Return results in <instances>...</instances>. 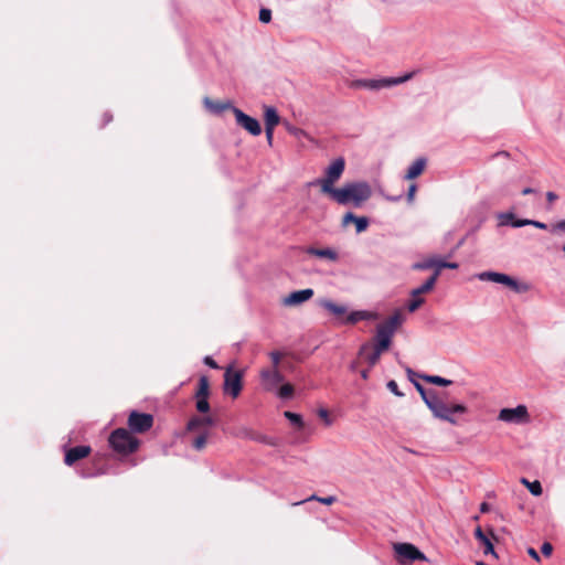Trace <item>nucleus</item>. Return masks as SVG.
<instances>
[{
    "mask_svg": "<svg viewBox=\"0 0 565 565\" xmlns=\"http://www.w3.org/2000/svg\"><path fill=\"white\" fill-rule=\"evenodd\" d=\"M318 415L320 418H322L324 420L326 425L331 424V419L329 417V412L327 409H324V408L319 409Z\"/></svg>",
    "mask_w": 565,
    "mask_h": 565,
    "instance_id": "nucleus-46",
    "label": "nucleus"
},
{
    "mask_svg": "<svg viewBox=\"0 0 565 565\" xmlns=\"http://www.w3.org/2000/svg\"><path fill=\"white\" fill-rule=\"evenodd\" d=\"M282 125L285 126L286 130H287L290 135H292V136H295V137L306 136V131H305V130H302V129H300V128H298V127L292 126V125H291L290 122H288V121H284V122H282Z\"/></svg>",
    "mask_w": 565,
    "mask_h": 565,
    "instance_id": "nucleus-39",
    "label": "nucleus"
},
{
    "mask_svg": "<svg viewBox=\"0 0 565 565\" xmlns=\"http://www.w3.org/2000/svg\"><path fill=\"white\" fill-rule=\"evenodd\" d=\"M284 415L292 425L297 426L299 429L303 427V422L299 414L286 411Z\"/></svg>",
    "mask_w": 565,
    "mask_h": 565,
    "instance_id": "nucleus-35",
    "label": "nucleus"
},
{
    "mask_svg": "<svg viewBox=\"0 0 565 565\" xmlns=\"http://www.w3.org/2000/svg\"><path fill=\"white\" fill-rule=\"evenodd\" d=\"M359 356L364 359L370 367L376 365L381 358L374 350H367L366 353H362V347L359 350Z\"/></svg>",
    "mask_w": 565,
    "mask_h": 565,
    "instance_id": "nucleus-31",
    "label": "nucleus"
},
{
    "mask_svg": "<svg viewBox=\"0 0 565 565\" xmlns=\"http://www.w3.org/2000/svg\"><path fill=\"white\" fill-rule=\"evenodd\" d=\"M195 407L199 413L206 414L209 413L211 406L209 403V398H195Z\"/></svg>",
    "mask_w": 565,
    "mask_h": 565,
    "instance_id": "nucleus-37",
    "label": "nucleus"
},
{
    "mask_svg": "<svg viewBox=\"0 0 565 565\" xmlns=\"http://www.w3.org/2000/svg\"><path fill=\"white\" fill-rule=\"evenodd\" d=\"M350 223H354V225L356 226V232L361 233L367 228L369 220L364 216H362V217L355 216L353 213L349 212V213L344 214V216L342 218V224L344 226H347Z\"/></svg>",
    "mask_w": 565,
    "mask_h": 565,
    "instance_id": "nucleus-20",
    "label": "nucleus"
},
{
    "mask_svg": "<svg viewBox=\"0 0 565 565\" xmlns=\"http://www.w3.org/2000/svg\"><path fill=\"white\" fill-rule=\"evenodd\" d=\"M546 199L548 201V203H553L554 201H556L558 199L557 194L550 191L546 193Z\"/></svg>",
    "mask_w": 565,
    "mask_h": 565,
    "instance_id": "nucleus-54",
    "label": "nucleus"
},
{
    "mask_svg": "<svg viewBox=\"0 0 565 565\" xmlns=\"http://www.w3.org/2000/svg\"><path fill=\"white\" fill-rule=\"evenodd\" d=\"M530 225L536 227V228H541V230H546L547 228V225L543 222H540V221H534V220H531L530 221Z\"/></svg>",
    "mask_w": 565,
    "mask_h": 565,
    "instance_id": "nucleus-52",
    "label": "nucleus"
},
{
    "mask_svg": "<svg viewBox=\"0 0 565 565\" xmlns=\"http://www.w3.org/2000/svg\"><path fill=\"white\" fill-rule=\"evenodd\" d=\"M371 194V188L366 182H352L335 189L330 198L342 205L352 203L354 206H360L370 199Z\"/></svg>",
    "mask_w": 565,
    "mask_h": 565,
    "instance_id": "nucleus-1",
    "label": "nucleus"
},
{
    "mask_svg": "<svg viewBox=\"0 0 565 565\" xmlns=\"http://www.w3.org/2000/svg\"><path fill=\"white\" fill-rule=\"evenodd\" d=\"M414 74H415V72H411L401 77L359 81L354 85L359 86V87L370 88V89H379L381 87H388V86H394V85L405 83V82L409 81L411 78H413Z\"/></svg>",
    "mask_w": 565,
    "mask_h": 565,
    "instance_id": "nucleus-10",
    "label": "nucleus"
},
{
    "mask_svg": "<svg viewBox=\"0 0 565 565\" xmlns=\"http://www.w3.org/2000/svg\"><path fill=\"white\" fill-rule=\"evenodd\" d=\"M369 372H370V370L361 371V376H362L363 380H367L369 379Z\"/></svg>",
    "mask_w": 565,
    "mask_h": 565,
    "instance_id": "nucleus-57",
    "label": "nucleus"
},
{
    "mask_svg": "<svg viewBox=\"0 0 565 565\" xmlns=\"http://www.w3.org/2000/svg\"><path fill=\"white\" fill-rule=\"evenodd\" d=\"M437 282V275H431L422 286L412 290L411 296L417 297L430 292Z\"/></svg>",
    "mask_w": 565,
    "mask_h": 565,
    "instance_id": "nucleus-27",
    "label": "nucleus"
},
{
    "mask_svg": "<svg viewBox=\"0 0 565 565\" xmlns=\"http://www.w3.org/2000/svg\"><path fill=\"white\" fill-rule=\"evenodd\" d=\"M541 552L544 556H551L553 552V545L550 542H544L541 546Z\"/></svg>",
    "mask_w": 565,
    "mask_h": 565,
    "instance_id": "nucleus-43",
    "label": "nucleus"
},
{
    "mask_svg": "<svg viewBox=\"0 0 565 565\" xmlns=\"http://www.w3.org/2000/svg\"><path fill=\"white\" fill-rule=\"evenodd\" d=\"M489 511H490V504H489V503H487V502H482V503L480 504V512H481V513H487V512H489Z\"/></svg>",
    "mask_w": 565,
    "mask_h": 565,
    "instance_id": "nucleus-55",
    "label": "nucleus"
},
{
    "mask_svg": "<svg viewBox=\"0 0 565 565\" xmlns=\"http://www.w3.org/2000/svg\"><path fill=\"white\" fill-rule=\"evenodd\" d=\"M310 500H317V501H319V502H321L323 504L330 505V504H332V503H334L337 501V498L333 497V495L326 497V498H320V497H317V495L313 494V495H311L310 498L307 499V501H310ZM303 502H306V500L300 501V502H296V503H294V505H298V504H301Z\"/></svg>",
    "mask_w": 565,
    "mask_h": 565,
    "instance_id": "nucleus-36",
    "label": "nucleus"
},
{
    "mask_svg": "<svg viewBox=\"0 0 565 565\" xmlns=\"http://www.w3.org/2000/svg\"><path fill=\"white\" fill-rule=\"evenodd\" d=\"M259 376L264 390L268 392L275 390L284 381V375L279 369L264 367L260 370Z\"/></svg>",
    "mask_w": 565,
    "mask_h": 565,
    "instance_id": "nucleus-14",
    "label": "nucleus"
},
{
    "mask_svg": "<svg viewBox=\"0 0 565 565\" xmlns=\"http://www.w3.org/2000/svg\"><path fill=\"white\" fill-rule=\"evenodd\" d=\"M393 550L397 562L401 564L413 563L415 561H427V557L411 543H394Z\"/></svg>",
    "mask_w": 565,
    "mask_h": 565,
    "instance_id": "nucleus-7",
    "label": "nucleus"
},
{
    "mask_svg": "<svg viewBox=\"0 0 565 565\" xmlns=\"http://www.w3.org/2000/svg\"><path fill=\"white\" fill-rule=\"evenodd\" d=\"M458 266L459 265L457 263H449L439 257H429V258L424 259L420 263H416L413 266V268L419 269V270L434 269L433 275H437V278H438L443 269H445V268L457 269Z\"/></svg>",
    "mask_w": 565,
    "mask_h": 565,
    "instance_id": "nucleus-12",
    "label": "nucleus"
},
{
    "mask_svg": "<svg viewBox=\"0 0 565 565\" xmlns=\"http://www.w3.org/2000/svg\"><path fill=\"white\" fill-rule=\"evenodd\" d=\"M502 218V224H507L508 222L514 221V214L513 213H504L500 216Z\"/></svg>",
    "mask_w": 565,
    "mask_h": 565,
    "instance_id": "nucleus-49",
    "label": "nucleus"
},
{
    "mask_svg": "<svg viewBox=\"0 0 565 565\" xmlns=\"http://www.w3.org/2000/svg\"><path fill=\"white\" fill-rule=\"evenodd\" d=\"M355 367H356L355 363H352L351 369L355 370Z\"/></svg>",
    "mask_w": 565,
    "mask_h": 565,
    "instance_id": "nucleus-60",
    "label": "nucleus"
},
{
    "mask_svg": "<svg viewBox=\"0 0 565 565\" xmlns=\"http://www.w3.org/2000/svg\"><path fill=\"white\" fill-rule=\"evenodd\" d=\"M427 407L436 418L446 420L452 425L457 424L455 414H465L468 411L463 404L447 403L446 398L438 393L430 403H428Z\"/></svg>",
    "mask_w": 565,
    "mask_h": 565,
    "instance_id": "nucleus-2",
    "label": "nucleus"
},
{
    "mask_svg": "<svg viewBox=\"0 0 565 565\" xmlns=\"http://www.w3.org/2000/svg\"><path fill=\"white\" fill-rule=\"evenodd\" d=\"M274 130L275 128H270L268 130V127H265V131H266V139H267V142L269 146L273 145V138H274Z\"/></svg>",
    "mask_w": 565,
    "mask_h": 565,
    "instance_id": "nucleus-48",
    "label": "nucleus"
},
{
    "mask_svg": "<svg viewBox=\"0 0 565 565\" xmlns=\"http://www.w3.org/2000/svg\"><path fill=\"white\" fill-rule=\"evenodd\" d=\"M111 116L107 113L104 114V122H109L111 120Z\"/></svg>",
    "mask_w": 565,
    "mask_h": 565,
    "instance_id": "nucleus-58",
    "label": "nucleus"
},
{
    "mask_svg": "<svg viewBox=\"0 0 565 565\" xmlns=\"http://www.w3.org/2000/svg\"><path fill=\"white\" fill-rule=\"evenodd\" d=\"M479 279H481V280H489V281H493V282L505 285V286H508L509 288H511L512 290H514L516 292H525V291L529 290V286L527 285L520 284L515 279H513L512 277H510V276H508L505 274H501V273L483 271V273H481L479 275Z\"/></svg>",
    "mask_w": 565,
    "mask_h": 565,
    "instance_id": "nucleus-9",
    "label": "nucleus"
},
{
    "mask_svg": "<svg viewBox=\"0 0 565 565\" xmlns=\"http://www.w3.org/2000/svg\"><path fill=\"white\" fill-rule=\"evenodd\" d=\"M320 306L328 310L330 313L335 316L337 318H343L347 313V307L342 305L334 303L331 300L323 299L320 301Z\"/></svg>",
    "mask_w": 565,
    "mask_h": 565,
    "instance_id": "nucleus-24",
    "label": "nucleus"
},
{
    "mask_svg": "<svg viewBox=\"0 0 565 565\" xmlns=\"http://www.w3.org/2000/svg\"><path fill=\"white\" fill-rule=\"evenodd\" d=\"M204 363H205L206 365H209L210 367H212V369H218L217 363H216V362L213 360V358H211V356H205V358H204Z\"/></svg>",
    "mask_w": 565,
    "mask_h": 565,
    "instance_id": "nucleus-50",
    "label": "nucleus"
},
{
    "mask_svg": "<svg viewBox=\"0 0 565 565\" xmlns=\"http://www.w3.org/2000/svg\"><path fill=\"white\" fill-rule=\"evenodd\" d=\"M375 318L376 315L369 311H353L343 319V322L348 324H355L361 320H370Z\"/></svg>",
    "mask_w": 565,
    "mask_h": 565,
    "instance_id": "nucleus-25",
    "label": "nucleus"
},
{
    "mask_svg": "<svg viewBox=\"0 0 565 565\" xmlns=\"http://www.w3.org/2000/svg\"><path fill=\"white\" fill-rule=\"evenodd\" d=\"M313 296L311 288L297 290L284 298L282 303L287 307L298 306Z\"/></svg>",
    "mask_w": 565,
    "mask_h": 565,
    "instance_id": "nucleus-17",
    "label": "nucleus"
},
{
    "mask_svg": "<svg viewBox=\"0 0 565 565\" xmlns=\"http://www.w3.org/2000/svg\"><path fill=\"white\" fill-rule=\"evenodd\" d=\"M306 253L308 255H311V256H316V257H319V258H324V259H328L330 262H338L339 259V254L337 250H334L333 248H316V247H308L306 249Z\"/></svg>",
    "mask_w": 565,
    "mask_h": 565,
    "instance_id": "nucleus-18",
    "label": "nucleus"
},
{
    "mask_svg": "<svg viewBox=\"0 0 565 565\" xmlns=\"http://www.w3.org/2000/svg\"><path fill=\"white\" fill-rule=\"evenodd\" d=\"M215 425V419L212 416H192L186 423L185 430L194 433L199 430H206L205 427Z\"/></svg>",
    "mask_w": 565,
    "mask_h": 565,
    "instance_id": "nucleus-16",
    "label": "nucleus"
},
{
    "mask_svg": "<svg viewBox=\"0 0 565 565\" xmlns=\"http://www.w3.org/2000/svg\"><path fill=\"white\" fill-rule=\"evenodd\" d=\"M552 231H565V220L557 222L552 226Z\"/></svg>",
    "mask_w": 565,
    "mask_h": 565,
    "instance_id": "nucleus-53",
    "label": "nucleus"
},
{
    "mask_svg": "<svg viewBox=\"0 0 565 565\" xmlns=\"http://www.w3.org/2000/svg\"><path fill=\"white\" fill-rule=\"evenodd\" d=\"M108 443L113 450L120 456L131 455L136 452L140 446V440L126 428H117L111 431Z\"/></svg>",
    "mask_w": 565,
    "mask_h": 565,
    "instance_id": "nucleus-3",
    "label": "nucleus"
},
{
    "mask_svg": "<svg viewBox=\"0 0 565 565\" xmlns=\"http://www.w3.org/2000/svg\"><path fill=\"white\" fill-rule=\"evenodd\" d=\"M527 554H529L533 559H535L536 562H540V561H541V557H540V555H539V553L536 552V550H535V548H533V547H529V548H527Z\"/></svg>",
    "mask_w": 565,
    "mask_h": 565,
    "instance_id": "nucleus-51",
    "label": "nucleus"
},
{
    "mask_svg": "<svg viewBox=\"0 0 565 565\" xmlns=\"http://www.w3.org/2000/svg\"><path fill=\"white\" fill-rule=\"evenodd\" d=\"M425 302V299L420 296L412 297V300L407 305V309L409 312H414L417 309L422 307V305Z\"/></svg>",
    "mask_w": 565,
    "mask_h": 565,
    "instance_id": "nucleus-38",
    "label": "nucleus"
},
{
    "mask_svg": "<svg viewBox=\"0 0 565 565\" xmlns=\"http://www.w3.org/2000/svg\"><path fill=\"white\" fill-rule=\"evenodd\" d=\"M404 317L401 311H395L388 319L376 327V334L373 341H386L392 343L393 335L403 323Z\"/></svg>",
    "mask_w": 565,
    "mask_h": 565,
    "instance_id": "nucleus-5",
    "label": "nucleus"
},
{
    "mask_svg": "<svg viewBox=\"0 0 565 565\" xmlns=\"http://www.w3.org/2000/svg\"><path fill=\"white\" fill-rule=\"evenodd\" d=\"M392 343H387L386 341H373L366 342L362 344V353H366L367 350H374L380 356L382 353L390 349Z\"/></svg>",
    "mask_w": 565,
    "mask_h": 565,
    "instance_id": "nucleus-28",
    "label": "nucleus"
},
{
    "mask_svg": "<svg viewBox=\"0 0 565 565\" xmlns=\"http://www.w3.org/2000/svg\"><path fill=\"white\" fill-rule=\"evenodd\" d=\"M199 431H200V434L192 439V447L195 450L201 451L207 445V439L210 437V431L209 430H202V431L199 430Z\"/></svg>",
    "mask_w": 565,
    "mask_h": 565,
    "instance_id": "nucleus-30",
    "label": "nucleus"
},
{
    "mask_svg": "<svg viewBox=\"0 0 565 565\" xmlns=\"http://www.w3.org/2000/svg\"><path fill=\"white\" fill-rule=\"evenodd\" d=\"M271 20V11L267 8H262L259 10V21L263 23H269Z\"/></svg>",
    "mask_w": 565,
    "mask_h": 565,
    "instance_id": "nucleus-42",
    "label": "nucleus"
},
{
    "mask_svg": "<svg viewBox=\"0 0 565 565\" xmlns=\"http://www.w3.org/2000/svg\"><path fill=\"white\" fill-rule=\"evenodd\" d=\"M263 109L265 127H268V130L280 124V116L278 115V111L275 107L264 105Z\"/></svg>",
    "mask_w": 565,
    "mask_h": 565,
    "instance_id": "nucleus-19",
    "label": "nucleus"
},
{
    "mask_svg": "<svg viewBox=\"0 0 565 565\" xmlns=\"http://www.w3.org/2000/svg\"><path fill=\"white\" fill-rule=\"evenodd\" d=\"M295 393V388L290 383L282 384L278 390V396L282 399L291 398Z\"/></svg>",
    "mask_w": 565,
    "mask_h": 565,
    "instance_id": "nucleus-34",
    "label": "nucleus"
},
{
    "mask_svg": "<svg viewBox=\"0 0 565 565\" xmlns=\"http://www.w3.org/2000/svg\"><path fill=\"white\" fill-rule=\"evenodd\" d=\"M232 111L238 126L247 130L253 136L260 135L262 127L257 119L246 115L244 111L236 107L232 108Z\"/></svg>",
    "mask_w": 565,
    "mask_h": 565,
    "instance_id": "nucleus-13",
    "label": "nucleus"
},
{
    "mask_svg": "<svg viewBox=\"0 0 565 565\" xmlns=\"http://www.w3.org/2000/svg\"><path fill=\"white\" fill-rule=\"evenodd\" d=\"M534 193V190L532 188H525L522 190L523 195L532 194Z\"/></svg>",
    "mask_w": 565,
    "mask_h": 565,
    "instance_id": "nucleus-56",
    "label": "nucleus"
},
{
    "mask_svg": "<svg viewBox=\"0 0 565 565\" xmlns=\"http://www.w3.org/2000/svg\"><path fill=\"white\" fill-rule=\"evenodd\" d=\"M521 483L524 484L529 489V491L535 497L541 495L543 492L542 484L537 480L530 482L526 478H522Z\"/></svg>",
    "mask_w": 565,
    "mask_h": 565,
    "instance_id": "nucleus-32",
    "label": "nucleus"
},
{
    "mask_svg": "<svg viewBox=\"0 0 565 565\" xmlns=\"http://www.w3.org/2000/svg\"><path fill=\"white\" fill-rule=\"evenodd\" d=\"M499 156H502V157L508 158V157H509V152H507V151H500V152H497V153H495V157H499Z\"/></svg>",
    "mask_w": 565,
    "mask_h": 565,
    "instance_id": "nucleus-59",
    "label": "nucleus"
},
{
    "mask_svg": "<svg viewBox=\"0 0 565 565\" xmlns=\"http://www.w3.org/2000/svg\"><path fill=\"white\" fill-rule=\"evenodd\" d=\"M270 360H271V367L270 369H279L280 361L282 359V353L279 351H273L269 353Z\"/></svg>",
    "mask_w": 565,
    "mask_h": 565,
    "instance_id": "nucleus-41",
    "label": "nucleus"
},
{
    "mask_svg": "<svg viewBox=\"0 0 565 565\" xmlns=\"http://www.w3.org/2000/svg\"><path fill=\"white\" fill-rule=\"evenodd\" d=\"M387 388H388L393 394H395L396 396H403V393H402V392H399L398 386H397V383H396L395 381H393V380H392V381H390V382L387 383Z\"/></svg>",
    "mask_w": 565,
    "mask_h": 565,
    "instance_id": "nucleus-44",
    "label": "nucleus"
},
{
    "mask_svg": "<svg viewBox=\"0 0 565 565\" xmlns=\"http://www.w3.org/2000/svg\"><path fill=\"white\" fill-rule=\"evenodd\" d=\"M204 106L207 110H210L213 114H221L222 111L226 109L233 108L230 102H220V100H213L209 97H205L203 99Z\"/></svg>",
    "mask_w": 565,
    "mask_h": 565,
    "instance_id": "nucleus-22",
    "label": "nucleus"
},
{
    "mask_svg": "<svg viewBox=\"0 0 565 565\" xmlns=\"http://www.w3.org/2000/svg\"><path fill=\"white\" fill-rule=\"evenodd\" d=\"M406 371H407V374H408L411 381L414 382V385H415L417 392L420 394L423 401L425 402L426 405H428V403H430V401L436 396L437 392H435V391H426L423 387V385H420L418 382H415L413 380V376H415L416 373L413 370H411L409 367H407Z\"/></svg>",
    "mask_w": 565,
    "mask_h": 565,
    "instance_id": "nucleus-23",
    "label": "nucleus"
},
{
    "mask_svg": "<svg viewBox=\"0 0 565 565\" xmlns=\"http://www.w3.org/2000/svg\"><path fill=\"white\" fill-rule=\"evenodd\" d=\"M475 536L476 539L483 545V553L484 554H492V555H495L494 553V547H493V544L492 542L490 541V539L482 532L481 527L478 526L476 530H475Z\"/></svg>",
    "mask_w": 565,
    "mask_h": 565,
    "instance_id": "nucleus-26",
    "label": "nucleus"
},
{
    "mask_svg": "<svg viewBox=\"0 0 565 565\" xmlns=\"http://www.w3.org/2000/svg\"><path fill=\"white\" fill-rule=\"evenodd\" d=\"M498 419L505 423L524 424L530 422V415L525 405H519L515 408H502Z\"/></svg>",
    "mask_w": 565,
    "mask_h": 565,
    "instance_id": "nucleus-11",
    "label": "nucleus"
},
{
    "mask_svg": "<svg viewBox=\"0 0 565 565\" xmlns=\"http://www.w3.org/2000/svg\"><path fill=\"white\" fill-rule=\"evenodd\" d=\"M531 220H527V218H522V220H514L511 225L513 227H522V226H525V225H530V222Z\"/></svg>",
    "mask_w": 565,
    "mask_h": 565,
    "instance_id": "nucleus-47",
    "label": "nucleus"
},
{
    "mask_svg": "<svg viewBox=\"0 0 565 565\" xmlns=\"http://www.w3.org/2000/svg\"><path fill=\"white\" fill-rule=\"evenodd\" d=\"M247 436L250 437L252 439L256 440V441L264 443V444H267V445H270V446H276V443L271 438H269V437H267L265 435L249 433V434H247Z\"/></svg>",
    "mask_w": 565,
    "mask_h": 565,
    "instance_id": "nucleus-40",
    "label": "nucleus"
},
{
    "mask_svg": "<svg viewBox=\"0 0 565 565\" xmlns=\"http://www.w3.org/2000/svg\"><path fill=\"white\" fill-rule=\"evenodd\" d=\"M210 396V381L207 376L202 375L199 379L198 390L194 394V398H209Z\"/></svg>",
    "mask_w": 565,
    "mask_h": 565,
    "instance_id": "nucleus-29",
    "label": "nucleus"
},
{
    "mask_svg": "<svg viewBox=\"0 0 565 565\" xmlns=\"http://www.w3.org/2000/svg\"><path fill=\"white\" fill-rule=\"evenodd\" d=\"M426 164H427V161L425 158H418L416 159L412 164L411 167L408 168L406 174H405V179L406 180H414L416 179L417 177H419L425 168H426Z\"/></svg>",
    "mask_w": 565,
    "mask_h": 565,
    "instance_id": "nucleus-21",
    "label": "nucleus"
},
{
    "mask_svg": "<svg viewBox=\"0 0 565 565\" xmlns=\"http://www.w3.org/2000/svg\"><path fill=\"white\" fill-rule=\"evenodd\" d=\"M419 377L426 381L427 383L435 384L438 386H448L452 383L450 380L444 379L438 375H419Z\"/></svg>",
    "mask_w": 565,
    "mask_h": 565,
    "instance_id": "nucleus-33",
    "label": "nucleus"
},
{
    "mask_svg": "<svg viewBox=\"0 0 565 565\" xmlns=\"http://www.w3.org/2000/svg\"><path fill=\"white\" fill-rule=\"evenodd\" d=\"M92 448L86 445L72 447L65 451L64 462L67 466H73L75 462L88 457Z\"/></svg>",
    "mask_w": 565,
    "mask_h": 565,
    "instance_id": "nucleus-15",
    "label": "nucleus"
},
{
    "mask_svg": "<svg viewBox=\"0 0 565 565\" xmlns=\"http://www.w3.org/2000/svg\"><path fill=\"white\" fill-rule=\"evenodd\" d=\"M345 168V161L342 157L337 158L331 162V164L326 169L324 177L317 180L316 183L320 185V190L322 193L328 194L329 196L337 189L334 188V183L341 178Z\"/></svg>",
    "mask_w": 565,
    "mask_h": 565,
    "instance_id": "nucleus-4",
    "label": "nucleus"
},
{
    "mask_svg": "<svg viewBox=\"0 0 565 565\" xmlns=\"http://www.w3.org/2000/svg\"><path fill=\"white\" fill-rule=\"evenodd\" d=\"M128 430L131 434H145L153 426V416L148 413L131 411L127 419Z\"/></svg>",
    "mask_w": 565,
    "mask_h": 565,
    "instance_id": "nucleus-6",
    "label": "nucleus"
},
{
    "mask_svg": "<svg viewBox=\"0 0 565 565\" xmlns=\"http://www.w3.org/2000/svg\"><path fill=\"white\" fill-rule=\"evenodd\" d=\"M417 191V185L415 183H412L408 188V192H407V201L409 203H412L414 201V198H415V193Z\"/></svg>",
    "mask_w": 565,
    "mask_h": 565,
    "instance_id": "nucleus-45",
    "label": "nucleus"
},
{
    "mask_svg": "<svg viewBox=\"0 0 565 565\" xmlns=\"http://www.w3.org/2000/svg\"><path fill=\"white\" fill-rule=\"evenodd\" d=\"M243 371L233 370L231 366L227 367L224 373V392L233 398L238 397L243 388Z\"/></svg>",
    "mask_w": 565,
    "mask_h": 565,
    "instance_id": "nucleus-8",
    "label": "nucleus"
}]
</instances>
